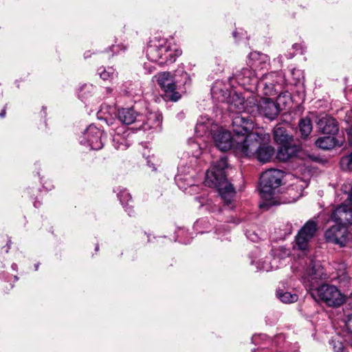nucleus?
Masks as SVG:
<instances>
[{"label":"nucleus","mask_w":352,"mask_h":352,"mask_svg":"<svg viewBox=\"0 0 352 352\" xmlns=\"http://www.w3.org/2000/svg\"><path fill=\"white\" fill-rule=\"evenodd\" d=\"M298 126L302 138H306L312 131L311 119L307 117L300 119Z\"/></svg>","instance_id":"obj_28"},{"label":"nucleus","mask_w":352,"mask_h":352,"mask_svg":"<svg viewBox=\"0 0 352 352\" xmlns=\"http://www.w3.org/2000/svg\"><path fill=\"white\" fill-rule=\"evenodd\" d=\"M340 166L344 170H352V152L341 159Z\"/></svg>","instance_id":"obj_32"},{"label":"nucleus","mask_w":352,"mask_h":352,"mask_svg":"<svg viewBox=\"0 0 352 352\" xmlns=\"http://www.w3.org/2000/svg\"><path fill=\"white\" fill-rule=\"evenodd\" d=\"M162 122V114L157 112L151 113L146 118V120L144 116V122H141V124L136 126V129H142L144 131H147L151 129H157L161 126Z\"/></svg>","instance_id":"obj_21"},{"label":"nucleus","mask_w":352,"mask_h":352,"mask_svg":"<svg viewBox=\"0 0 352 352\" xmlns=\"http://www.w3.org/2000/svg\"><path fill=\"white\" fill-rule=\"evenodd\" d=\"M311 296L318 301L332 307H338L344 302V297L338 289L331 285L323 284L312 290Z\"/></svg>","instance_id":"obj_5"},{"label":"nucleus","mask_w":352,"mask_h":352,"mask_svg":"<svg viewBox=\"0 0 352 352\" xmlns=\"http://www.w3.org/2000/svg\"><path fill=\"white\" fill-rule=\"evenodd\" d=\"M273 79H274V78H270V82H273Z\"/></svg>","instance_id":"obj_49"},{"label":"nucleus","mask_w":352,"mask_h":352,"mask_svg":"<svg viewBox=\"0 0 352 352\" xmlns=\"http://www.w3.org/2000/svg\"><path fill=\"white\" fill-rule=\"evenodd\" d=\"M6 116V109H3L1 112H0V117L1 118H4Z\"/></svg>","instance_id":"obj_43"},{"label":"nucleus","mask_w":352,"mask_h":352,"mask_svg":"<svg viewBox=\"0 0 352 352\" xmlns=\"http://www.w3.org/2000/svg\"><path fill=\"white\" fill-rule=\"evenodd\" d=\"M342 190L346 195L345 201L352 207V184H344L342 186Z\"/></svg>","instance_id":"obj_34"},{"label":"nucleus","mask_w":352,"mask_h":352,"mask_svg":"<svg viewBox=\"0 0 352 352\" xmlns=\"http://www.w3.org/2000/svg\"><path fill=\"white\" fill-rule=\"evenodd\" d=\"M146 53L149 60L164 65L174 63L182 54V51L164 39L155 38L149 42Z\"/></svg>","instance_id":"obj_3"},{"label":"nucleus","mask_w":352,"mask_h":352,"mask_svg":"<svg viewBox=\"0 0 352 352\" xmlns=\"http://www.w3.org/2000/svg\"><path fill=\"white\" fill-rule=\"evenodd\" d=\"M280 145L276 153V158L280 161L285 162L295 155L298 152L297 146H291L288 144Z\"/></svg>","instance_id":"obj_22"},{"label":"nucleus","mask_w":352,"mask_h":352,"mask_svg":"<svg viewBox=\"0 0 352 352\" xmlns=\"http://www.w3.org/2000/svg\"><path fill=\"white\" fill-rule=\"evenodd\" d=\"M274 154V148L268 144L261 145L254 157L261 163L269 162Z\"/></svg>","instance_id":"obj_23"},{"label":"nucleus","mask_w":352,"mask_h":352,"mask_svg":"<svg viewBox=\"0 0 352 352\" xmlns=\"http://www.w3.org/2000/svg\"><path fill=\"white\" fill-rule=\"evenodd\" d=\"M280 76L277 73L272 72L265 74L258 81L257 85L263 87L264 94L267 96H275L278 94L276 85L278 84Z\"/></svg>","instance_id":"obj_15"},{"label":"nucleus","mask_w":352,"mask_h":352,"mask_svg":"<svg viewBox=\"0 0 352 352\" xmlns=\"http://www.w3.org/2000/svg\"><path fill=\"white\" fill-rule=\"evenodd\" d=\"M118 197L122 204L126 208V211L128 212L129 215H131L133 210L132 207L129 206V201L132 199L130 193L127 190H124L120 192Z\"/></svg>","instance_id":"obj_30"},{"label":"nucleus","mask_w":352,"mask_h":352,"mask_svg":"<svg viewBox=\"0 0 352 352\" xmlns=\"http://www.w3.org/2000/svg\"><path fill=\"white\" fill-rule=\"evenodd\" d=\"M316 145L322 149L329 150L336 146V140L331 135L320 138L316 141Z\"/></svg>","instance_id":"obj_27"},{"label":"nucleus","mask_w":352,"mask_h":352,"mask_svg":"<svg viewBox=\"0 0 352 352\" xmlns=\"http://www.w3.org/2000/svg\"><path fill=\"white\" fill-rule=\"evenodd\" d=\"M310 283V289L317 284L318 280L327 279L329 276L325 273L324 269L318 263L310 261L309 267L307 269L305 277Z\"/></svg>","instance_id":"obj_14"},{"label":"nucleus","mask_w":352,"mask_h":352,"mask_svg":"<svg viewBox=\"0 0 352 352\" xmlns=\"http://www.w3.org/2000/svg\"><path fill=\"white\" fill-rule=\"evenodd\" d=\"M277 298L284 303H293L298 300V296L296 294H292L288 292H284L282 289L276 291Z\"/></svg>","instance_id":"obj_29"},{"label":"nucleus","mask_w":352,"mask_h":352,"mask_svg":"<svg viewBox=\"0 0 352 352\" xmlns=\"http://www.w3.org/2000/svg\"><path fill=\"white\" fill-rule=\"evenodd\" d=\"M338 271L337 274L338 277L344 276L346 274V265L344 263L337 264V267H335Z\"/></svg>","instance_id":"obj_36"},{"label":"nucleus","mask_w":352,"mask_h":352,"mask_svg":"<svg viewBox=\"0 0 352 352\" xmlns=\"http://www.w3.org/2000/svg\"><path fill=\"white\" fill-rule=\"evenodd\" d=\"M330 219L336 225L345 226L352 224V207L345 200L336 206L330 214Z\"/></svg>","instance_id":"obj_9"},{"label":"nucleus","mask_w":352,"mask_h":352,"mask_svg":"<svg viewBox=\"0 0 352 352\" xmlns=\"http://www.w3.org/2000/svg\"><path fill=\"white\" fill-rule=\"evenodd\" d=\"M85 56V58H89L91 56V54H89V52H86L84 54Z\"/></svg>","instance_id":"obj_45"},{"label":"nucleus","mask_w":352,"mask_h":352,"mask_svg":"<svg viewBox=\"0 0 352 352\" xmlns=\"http://www.w3.org/2000/svg\"><path fill=\"white\" fill-rule=\"evenodd\" d=\"M98 248H99L98 245H97L96 247V250L98 251Z\"/></svg>","instance_id":"obj_47"},{"label":"nucleus","mask_w":352,"mask_h":352,"mask_svg":"<svg viewBox=\"0 0 352 352\" xmlns=\"http://www.w3.org/2000/svg\"><path fill=\"white\" fill-rule=\"evenodd\" d=\"M232 78H235L236 82L243 87L257 85L258 81L254 71L250 68L242 69L238 74H234L233 76L230 77L229 80L231 81Z\"/></svg>","instance_id":"obj_19"},{"label":"nucleus","mask_w":352,"mask_h":352,"mask_svg":"<svg viewBox=\"0 0 352 352\" xmlns=\"http://www.w3.org/2000/svg\"><path fill=\"white\" fill-rule=\"evenodd\" d=\"M279 106L269 98H260V112L262 115L270 120H274L279 114Z\"/></svg>","instance_id":"obj_16"},{"label":"nucleus","mask_w":352,"mask_h":352,"mask_svg":"<svg viewBox=\"0 0 352 352\" xmlns=\"http://www.w3.org/2000/svg\"><path fill=\"white\" fill-rule=\"evenodd\" d=\"M316 126L323 134L333 135L338 132L337 121L327 114H321L317 118Z\"/></svg>","instance_id":"obj_13"},{"label":"nucleus","mask_w":352,"mask_h":352,"mask_svg":"<svg viewBox=\"0 0 352 352\" xmlns=\"http://www.w3.org/2000/svg\"><path fill=\"white\" fill-rule=\"evenodd\" d=\"M180 176H181L182 177H183V178H185V179H184V183H183V184H184L186 185V187H188L187 184H188V182H193V181H192V179H190V178H189V177H186V176H184V177H183V176H182V175H180Z\"/></svg>","instance_id":"obj_40"},{"label":"nucleus","mask_w":352,"mask_h":352,"mask_svg":"<svg viewBox=\"0 0 352 352\" xmlns=\"http://www.w3.org/2000/svg\"><path fill=\"white\" fill-rule=\"evenodd\" d=\"M156 81L160 87L164 91L166 97L170 100L176 102L181 95L176 90L177 89V80H175L170 72H160L155 76Z\"/></svg>","instance_id":"obj_6"},{"label":"nucleus","mask_w":352,"mask_h":352,"mask_svg":"<svg viewBox=\"0 0 352 352\" xmlns=\"http://www.w3.org/2000/svg\"><path fill=\"white\" fill-rule=\"evenodd\" d=\"M107 91H108L109 92H111V91L110 88H107Z\"/></svg>","instance_id":"obj_48"},{"label":"nucleus","mask_w":352,"mask_h":352,"mask_svg":"<svg viewBox=\"0 0 352 352\" xmlns=\"http://www.w3.org/2000/svg\"><path fill=\"white\" fill-rule=\"evenodd\" d=\"M331 344H332L335 352H342L344 349L342 342L339 340L333 339L331 340Z\"/></svg>","instance_id":"obj_35"},{"label":"nucleus","mask_w":352,"mask_h":352,"mask_svg":"<svg viewBox=\"0 0 352 352\" xmlns=\"http://www.w3.org/2000/svg\"><path fill=\"white\" fill-rule=\"evenodd\" d=\"M280 250L284 252L283 256H287L289 254V252L286 248H280Z\"/></svg>","instance_id":"obj_42"},{"label":"nucleus","mask_w":352,"mask_h":352,"mask_svg":"<svg viewBox=\"0 0 352 352\" xmlns=\"http://www.w3.org/2000/svg\"><path fill=\"white\" fill-rule=\"evenodd\" d=\"M204 198L202 197H197L195 199L201 203V205H203L204 201H201V199H204Z\"/></svg>","instance_id":"obj_44"},{"label":"nucleus","mask_w":352,"mask_h":352,"mask_svg":"<svg viewBox=\"0 0 352 352\" xmlns=\"http://www.w3.org/2000/svg\"><path fill=\"white\" fill-rule=\"evenodd\" d=\"M325 240L340 247H344L350 241V234L345 226L335 225L324 232Z\"/></svg>","instance_id":"obj_8"},{"label":"nucleus","mask_w":352,"mask_h":352,"mask_svg":"<svg viewBox=\"0 0 352 352\" xmlns=\"http://www.w3.org/2000/svg\"><path fill=\"white\" fill-rule=\"evenodd\" d=\"M274 139L279 144H288L292 139L287 130L282 124H277L273 131Z\"/></svg>","instance_id":"obj_24"},{"label":"nucleus","mask_w":352,"mask_h":352,"mask_svg":"<svg viewBox=\"0 0 352 352\" xmlns=\"http://www.w3.org/2000/svg\"><path fill=\"white\" fill-rule=\"evenodd\" d=\"M118 116L122 123L127 125L135 123L138 126L144 122V115L138 113L133 107L119 110Z\"/></svg>","instance_id":"obj_18"},{"label":"nucleus","mask_w":352,"mask_h":352,"mask_svg":"<svg viewBox=\"0 0 352 352\" xmlns=\"http://www.w3.org/2000/svg\"><path fill=\"white\" fill-rule=\"evenodd\" d=\"M102 132L95 125H89L84 133L81 144H88L92 150H99L102 148Z\"/></svg>","instance_id":"obj_11"},{"label":"nucleus","mask_w":352,"mask_h":352,"mask_svg":"<svg viewBox=\"0 0 352 352\" xmlns=\"http://www.w3.org/2000/svg\"><path fill=\"white\" fill-rule=\"evenodd\" d=\"M231 92L229 87L222 80H216L211 87L212 99L217 102H225L229 98Z\"/></svg>","instance_id":"obj_17"},{"label":"nucleus","mask_w":352,"mask_h":352,"mask_svg":"<svg viewBox=\"0 0 352 352\" xmlns=\"http://www.w3.org/2000/svg\"><path fill=\"white\" fill-rule=\"evenodd\" d=\"M232 129L235 135L244 136L253 130L254 121L250 116L236 115L232 117Z\"/></svg>","instance_id":"obj_12"},{"label":"nucleus","mask_w":352,"mask_h":352,"mask_svg":"<svg viewBox=\"0 0 352 352\" xmlns=\"http://www.w3.org/2000/svg\"><path fill=\"white\" fill-rule=\"evenodd\" d=\"M182 76H183V78L185 79V82H184V84H186L187 83V81H190V78L188 76V74L185 72H182Z\"/></svg>","instance_id":"obj_39"},{"label":"nucleus","mask_w":352,"mask_h":352,"mask_svg":"<svg viewBox=\"0 0 352 352\" xmlns=\"http://www.w3.org/2000/svg\"><path fill=\"white\" fill-rule=\"evenodd\" d=\"M317 223L314 220L307 221L298 231L295 237V248L300 250H307L310 240L314 236L317 231Z\"/></svg>","instance_id":"obj_7"},{"label":"nucleus","mask_w":352,"mask_h":352,"mask_svg":"<svg viewBox=\"0 0 352 352\" xmlns=\"http://www.w3.org/2000/svg\"><path fill=\"white\" fill-rule=\"evenodd\" d=\"M346 327L348 331L352 333V314H349L347 316V320L346 321Z\"/></svg>","instance_id":"obj_38"},{"label":"nucleus","mask_w":352,"mask_h":352,"mask_svg":"<svg viewBox=\"0 0 352 352\" xmlns=\"http://www.w3.org/2000/svg\"><path fill=\"white\" fill-rule=\"evenodd\" d=\"M249 58L251 61H252V65L255 66H256L257 64L265 65L269 60L268 56L267 55L258 52H251L249 54Z\"/></svg>","instance_id":"obj_31"},{"label":"nucleus","mask_w":352,"mask_h":352,"mask_svg":"<svg viewBox=\"0 0 352 352\" xmlns=\"http://www.w3.org/2000/svg\"><path fill=\"white\" fill-rule=\"evenodd\" d=\"M196 131H203L204 134L209 132V128L208 126H206L204 123L199 122L196 125Z\"/></svg>","instance_id":"obj_37"},{"label":"nucleus","mask_w":352,"mask_h":352,"mask_svg":"<svg viewBox=\"0 0 352 352\" xmlns=\"http://www.w3.org/2000/svg\"><path fill=\"white\" fill-rule=\"evenodd\" d=\"M225 102L228 103V109L230 113L239 115L245 111V98L236 93L231 94Z\"/></svg>","instance_id":"obj_20"},{"label":"nucleus","mask_w":352,"mask_h":352,"mask_svg":"<svg viewBox=\"0 0 352 352\" xmlns=\"http://www.w3.org/2000/svg\"><path fill=\"white\" fill-rule=\"evenodd\" d=\"M35 267H36V270H37V269H38V265H36L35 266Z\"/></svg>","instance_id":"obj_50"},{"label":"nucleus","mask_w":352,"mask_h":352,"mask_svg":"<svg viewBox=\"0 0 352 352\" xmlns=\"http://www.w3.org/2000/svg\"><path fill=\"white\" fill-rule=\"evenodd\" d=\"M233 36H234V37H236V32H233Z\"/></svg>","instance_id":"obj_46"},{"label":"nucleus","mask_w":352,"mask_h":352,"mask_svg":"<svg viewBox=\"0 0 352 352\" xmlns=\"http://www.w3.org/2000/svg\"><path fill=\"white\" fill-rule=\"evenodd\" d=\"M245 103V111L252 116L259 115L260 112V100H258L255 96L248 98Z\"/></svg>","instance_id":"obj_25"},{"label":"nucleus","mask_w":352,"mask_h":352,"mask_svg":"<svg viewBox=\"0 0 352 352\" xmlns=\"http://www.w3.org/2000/svg\"><path fill=\"white\" fill-rule=\"evenodd\" d=\"M242 141H236L234 150L236 153L245 157H252L256 154L261 145L268 144L270 135L263 130L252 131L244 135Z\"/></svg>","instance_id":"obj_4"},{"label":"nucleus","mask_w":352,"mask_h":352,"mask_svg":"<svg viewBox=\"0 0 352 352\" xmlns=\"http://www.w3.org/2000/svg\"><path fill=\"white\" fill-rule=\"evenodd\" d=\"M228 167V160L226 156H221L214 162L211 168L206 173L205 184L210 188H216L224 200L228 204L235 195L232 185L228 181L225 169Z\"/></svg>","instance_id":"obj_1"},{"label":"nucleus","mask_w":352,"mask_h":352,"mask_svg":"<svg viewBox=\"0 0 352 352\" xmlns=\"http://www.w3.org/2000/svg\"><path fill=\"white\" fill-rule=\"evenodd\" d=\"M210 133L217 148L221 151L230 150L232 147L234 148L235 142L230 132L222 128H218L217 130L210 129Z\"/></svg>","instance_id":"obj_10"},{"label":"nucleus","mask_w":352,"mask_h":352,"mask_svg":"<svg viewBox=\"0 0 352 352\" xmlns=\"http://www.w3.org/2000/svg\"><path fill=\"white\" fill-rule=\"evenodd\" d=\"M283 176V172L278 169H270L262 173L260 177V194L263 201L259 204L261 208L268 209L272 206L291 202L280 201L274 197L278 188L281 185Z\"/></svg>","instance_id":"obj_2"},{"label":"nucleus","mask_w":352,"mask_h":352,"mask_svg":"<svg viewBox=\"0 0 352 352\" xmlns=\"http://www.w3.org/2000/svg\"><path fill=\"white\" fill-rule=\"evenodd\" d=\"M144 67L145 69H148V72L150 74L153 72V69L147 63H144Z\"/></svg>","instance_id":"obj_41"},{"label":"nucleus","mask_w":352,"mask_h":352,"mask_svg":"<svg viewBox=\"0 0 352 352\" xmlns=\"http://www.w3.org/2000/svg\"><path fill=\"white\" fill-rule=\"evenodd\" d=\"M100 69L99 70H100ZM100 76L104 80L112 79L115 75V71L112 67H109L107 69H103L99 71Z\"/></svg>","instance_id":"obj_33"},{"label":"nucleus","mask_w":352,"mask_h":352,"mask_svg":"<svg viewBox=\"0 0 352 352\" xmlns=\"http://www.w3.org/2000/svg\"><path fill=\"white\" fill-rule=\"evenodd\" d=\"M184 179H186L182 177L181 176H177L175 177V182L178 187L190 195H195L197 193L199 190V187L191 182L187 184L188 187H186V185L183 184Z\"/></svg>","instance_id":"obj_26"}]
</instances>
